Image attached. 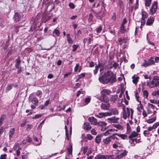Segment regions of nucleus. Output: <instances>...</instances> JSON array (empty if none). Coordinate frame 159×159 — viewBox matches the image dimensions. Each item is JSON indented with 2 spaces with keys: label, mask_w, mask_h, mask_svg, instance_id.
I'll list each match as a JSON object with an SVG mask.
<instances>
[{
  "label": "nucleus",
  "mask_w": 159,
  "mask_h": 159,
  "mask_svg": "<svg viewBox=\"0 0 159 159\" xmlns=\"http://www.w3.org/2000/svg\"><path fill=\"white\" fill-rule=\"evenodd\" d=\"M67 151L69 154H71L72 152V146L70 145L69 147L67 148Z\"/></svg>",
  "instance_id": "nucleus-38"
},
{
  "label": "nucleus",
  "mask_w": 159,
  "mask_h": 159,
  "mask_svg": "<svg viewBox=\"0 0 159 159\" xmlns=\"http://www.w3.org/2000/svg\"><path fill=\"white\" fill-rule=\"evenodd\" d=\"M147 85L151 88L157 87L159 85V77L157 76H154L152 81L147 82Z\"/></svg>",
  "instance_id": "nucleus-5"
},
{
  "label": "nucleus",
  "mask_w": 159,
  "mask_h": 159,
  "mask_svg": "<svg viewBox=\"0 0 159 159\" xmlns=\"http://www.w3.org/2000/svg\"><path fill=\"white\" fill-rule=\"evenodd\" d=\"M65 129L66 131V138L67 140H69V135L68 133V131L67 130V127L66 126H65Z\"/></svg>",
  "instance_id": "nucleus-41"
},
{
  "label": "nucleus",
  "mask_w": 159,
  "mask_h": 159,
  "mask_svg": "<svg viewBox=\"0 0 159 159\" xmlns=\"http://www.w3.org/2000/svg\"><path fill=\"white\" fill-rule=\"evenodd\" d=\"M120 143L118 142H115L113 144V147L115 149H117L119 146Z\"/></svg>",
  "instance_id": "nucleus-34"
},
{
  "label": "nucleus",
  "mask_w": 159,
  "mask_h": 159,
  "mask_svg": "<svg viewBox=\"0 0 159 159\" xmlns=\"http://www.w3.org/2000/svg\"><path fill=\"white\" fill-rule=\"evenodd\" d=\"M143 95L145 98H147L148 97V92L147 90H144L143 91Z\"/></svg>",
  "instance_id": "nucleus-39"
},
{
  "label": "nucleus",
  "mask_w": 159,
  "mask_h": 159,
  "mask_svg": "<svg viewBox=\"0 0 159 159\" xmlns=\"http://www.w3.org/2000/svg\"><path fill=\"white\" fill-rule=\"evenodd\" d=\"M101 108L104 110H108L110 108V104L109 103L105 104L102 103L100 105Z\"/></svg>",
  "instance_id": "nucleus-13"
},
{
  "label": "nucleus",
  "mask_w": 159,
  "mask_h": 159,
  "mask_svg": "<svg viewBox=\"0 0 159 159\" xmlns=\"http://www.w3.org/2000/svg\"><path fill=\"white\" fill-rule=\"evenodd\" d=\"M118 66V64L116 62H114L112 66V67H114L115 69Z\"/></svg>",
  "instance_id": "nucleus-63"
},
{
  "label": "nucleus",
  "mask_w": 159,
  "mask_h": 159,
  "mask_svg": "<svg viewBox=\"0 0 159 159\" xmlns=\"http://www.w3.org/2000/svg\"><path fill=\"white\" fill-rule=\"evenodd\" d=\"M84 129L86 130H89L91 128V126L88 123H85L83 125Z\"/></svg>",
  "instance_id": "nucleus-25"
},
{
  "label": "nucleus",
  "mask_w": 159,
  "mask_h": 159,
  "mask_svg": "<svg viewBox=\"0 0 159 159\" xmlns=\"http://www.w3.org/2000/svg\"><path fill=\"white\" fill-rule=\"evenodd\" d=\"M42 94V92L40 90H38L36 93V95L38 97L40 98L41 97V95Z\"/></svg>",
  "instance_id": "nucleus-48"
},
{
  "label": "nucleus",
  "mask_w": 159,
  "mask_h": 159,
  "mask_svg": "<svg viewBox=\"0 0 159 159\" xmlns=\"http://www.w3.org/2000/svg\"><path fill=\"white\" fill-rule=\"evenodd\" d=\"M154 20V19L153 17H149L147 21L146 25H152Z\"/></svg>",
  "instance_id": "nucleus-18"
},
{
  "label": "nucleus",
  "mask_w": 159,
  "mask_h": 159,
  "mask_svg": "<svg viewBox=\"0 0 159 159\" xmlns=\"http://www.w3.org/2000/svg\"><path fill=\"white\" fill-rule=\"evenodd\" d=\"M115 131H117V130L114 129H109L107 130L105 133H104V134L105 136H107L109 134H112V132H114Z\"/></svg>",
  "instance_id": "nucleus-17"
},
{
  "label": "nucleus",
  "mask_w": 159,
  "mask_h": 159,
  "mask_svg": "<svg viewBox=\"0 0 159 159\" xmlns=\"http://www.w3.org/2000/svg\"><path fill=\"white\" fill-rule=\"evenodd\" d=\"M16 61V63L15 65V67L17 68L18 69L19 68V67L20 63L21 61L19 59H17Z\"/></svg>",
  "instance_id": "nucleus-33"
},
{
  "label": "nucleus",
  "mask_w": 159,
  "mask_h": 159,
  "mask_svg": "<svg viewBox=\"0 0 159 159\" xmlns=\"http://www.w3.org/2000/svg\"><path fill=\"white\" fill-rule=\"evenodd\" d=\"M102 14V13L101 12H100L99 14H96V16L99 19H101L102 17V15H101H101Z\"/></svg>",
  "instance_id": "nucleus-61"
},
{
  "label": "nucleus",
  "mask_w": 159,
  "mask_h": 159,
  "mask_svg": "<svg viewBox=\"0 0 159 159\" xmlns=\"http://www.w3.org/2000/svg\"><path fill=\"white\" fill-rule=\"evenodd\" d=\"M56 154H57V153H56L53 154H52V155H48L45 156H44L43 157L39 156V157H38V159H48V158L51 157L52 155H55Z\"/></svg>",
  "instance_id": "nucleus-24"
},
{
  "label": "nucleus",
  "mask_w": 159,
  "mask_h": 159,
  "mask_svg": "<svg viewBox=\"0 0 159 159\" xmlns=\"http://www.w3.org/2000/svg\"><path fill=\"white\" fill-rule=\"evenodd\" d=\"M12 86H13L12 84H8L7 85V87L5 91L6 92H7L8 91H9V90H10L12 88Z\"/></svg>",
  "instance_id": "nucleus-29"
},
{
  "label": "nucleus",
  "mask_w": 159,
  "mask_h": 159,
  "mask_svg": "<svg viewBox=\"0 0 159 159\" xmlns=\"http://www.w3.org/2000/svg\"><path fill=\"white\" fill-rule=\"evenodd\" d=\"M78 47V45H75V44L73 45L72 46V48H73L72 51L73 52H75L76 51Z\"/></svg>",
  "instance_id": "nucleus-53"
},
{
  "label": "nucleus",
  "mask_w": 159,
  "mask_h": 159,
  "mask_svg": "<svg viewBox=\"0 0 159 159\" xmlns=\"http://www.w3.org/2000/svg\"><path fill=\"white\" fill-rule=\"evenodd\" d=\"M53 33L55 34L56 35L59 36L60 34L59 31L57 29H55L53 31Z\"/></svg>",
  "instance_id": "nucleus-30"
},
{
  "label": "nucleus",
  "mask_w": 159,
  "mask_h": 159,
  "mask_svg": "<svg viewBox=\"0 0 159 159\" xmlns=\"http://www.w3.org/2000/svg\"><path fill=\"white\" fill-rule=\"evenodd\" d=\"M85 73H82L81 74H80L79 76H78V80L76 81V82H77L78 80L79 79H81L83 77H84L85 76Z\"/></svg>",
  "instance_id": "nucleus-45"
},
{
  "label": "nucleus",
  "mask_w": 159,
  "mask_h": 159,
  "mask_svg": "<svg viewBox=\"0 0 159 159\" xmlns=\"http://www.w3.org/2000/svg\"><path fill=\"white\" fill-rule=\"evenodd\" d=\"M127 152L125 150H122L119 152L116 157H115V156L113 155H102L99 154L95 156L94 159H116L117 158L120 159L122 158L123 157L127 155Z\"/></svg>",
  "instance_id": "nucleus-3"
},
{
  "label": "nucleus",
  "mask_w": 159,
  "mask_h": 159,
  "mask_svg": "<svg viewBox=\"0 0 159 159\" xmlns=\"http://www.w3.org/2000/svg\"><path fill=\"white\" fill-rule=\"evenodd\" d=\"M85 92L84 91H79L77 94L76 96L77 97H79L81 94H84Z\"/></svg>",
  "instance_id": "nucleus-54"
},
{
  "label": "nucleus",
  "mask_w": 159,
  "mask_h": 159,
  "mask_svg": "<svg viewBox=\"0 0 159 159\" xmlns=\"http://www.w3.org/2000/svg\"><path fill=\"white\" fill-rule=\"evenodd\" d=\"M120 32L121 33H124L125 31V26H124L122 25H121V26L120 27Z\"/></svg>",
  "instance_id": "nucleus-51"
},
{
  "label": "nucleus",
  "mask_w": 159,
  "mask_h": 159,
  "mask_svg": "<svg viewBox=\"0 0 159 159\" xmlns=\"http://www.w3.org/2000/svg\"><path fill=\"white\" fill-rule=\"evenodd\" d=\"M111 91L107 89H103L101 92L102 97L97 96V98L102 102L107 103L109 100L107 95L110 94Z\"/></svg>",
  "instance_id": "nucleus-4"
},
{
  "label": "nucleus",
  "mask_w": 159,
  "mask_h": 159,
  "mask_svg": "<svg viewBox=\"0 0 159 159\" xmlns=\"http://www.w3.org/2000/svg\"><path fill=\"white\" fill-rule=\"evenodd\" d=\"M147 113L148 114L153 113L152 116L156 115L157 111L155 110V106L152 104L148 103L147 109Z\"/></svg>",
  "instance_id": "nucleus-6"
},
{
  "label": "nucleus",
  "mask_w": 159,
  "mask_h": 159,
  "mask_svg": "<svg viewBox=\"0 0 159 159\" xmlns=\"http://www.w3.org/2000/svg\"><path fill=\"white\" fill-rule=\"evenodd\" d=\"M80 67V65L79 63L77 64L75 67L74 71L75 72H76L78 70L79 68Z\"/></svg>",
  "instance_id": "nucleus-55"
},
{
  "label": "nucleus",
  "mask_w": 159,
  "mask_h": 159,
  "mask_svg": "<svg viewBox=\"0 0 159 159\" xmlns=\"http://www.w3.org/2000/svg\"><path fill=\"white\" fill-rule=\"evenodd\" d=\"M91 98L89 97H88L86 98L84 100V105L88 104L90 101Z\"/></svg>",
  "instance_id": "nucleus-31"
},
{
  "label": "nucleus",
  "mask_w": 159,
  "mask_h": 159,
  "mask_svg": "<svg viewBox=\"0 0 159 159\" xmlns=\"http://www.w3.org/2000/svg\"><path fill=\"white\" fill-rule=\"evenodd\" d=\"M7 155L6 154H2L0 157V159H6Z\"/></svg>",
  "instance_id": "nucleus-57"
},
{
  "label": "nucleus",
  "mask_w": 159,
  "mask_h": 159,
  "mask_svg": "<svg viewBox=\"0 0 159 159\" xmlns=\"http://www.w3.org/2000/svg\"><path fill=\"white\" fill-rule=\"evenodd\" d=\"M127 22V20L126 18H125L123 19V22H122V23L121 24L122 25L124 26V25Z\"/></svg>",
  "instance_id": "nucleus-62"
},
{
  "label": "nucleus",
  "mask_w": 159,
  "mask_h": 159,
  "mask_svg": "<svg viewBox=\"0 0 159 159\" xmlns=\"http://www.w3.org/2000/svg\"><path fill=\"white\" fill-rule=\"evenodd\" d=\"M100 66V64H99L98 66H96L95 67V69L93 70L94 74H95L97 72L98 70V68Z\"/></svg>",
  "instance_id": "nucleus-42"
},
{
  "label": "nucleus",
  "mask_w": 159,
  "mask_h": 159,
  "mask_svg": "<svg viewBox=\"0 0 159 159\" xmlns=\"http://www.w3.org/2000/svg\"><path fill=\"white\" fill-rule=\"evenodd\" d=\"M102 27L100 26L98 27L96 29V32L97 34L100 33L102 31Z\"/></svg>",
  "instance_id": "nucleus-37"
},
{
  "label": "nucleus",
  "mask_w": 159,
  "mask_h": 159,
  "mask_svg": "<svg viewBox=\"0 0 159 159\" xmlns=\"http://www.w3.org/2000/svg\"><path fill=\"white\" fill-rule=\"evenodd\" d=\"M138 135V134L136 132L134 131L132 132L131 134L129 136V138H132L136 137Z\"/></svg>",
  "instance_id": "nucleus-26"
},
{
  "label": "nucleus",
  "mask_w": 159,
  "mask_h": 159,
  "mask_svg": "<svg viewBox=\"0 0 159 159\" xmlns=\"http://www.w3.org/2000/svg\"><path fill=\"white\" fill-rule=\"evenodd\" d=\"M119 119V118L116 117L115 116H112L111 117L108 118V120H109V122L112 123L117 122L118 121Z\"/></svg>",
  "instance_id": "nucleus-14"
},
{
  "label": "nucleus",
  "mask_w": 159,
  "mask_h": 159,
  "mask_svg": "<svg viewBox=\"0 0 159 159\" xmlns=\"http://www.w3.org/2000/svg\"><path fill=\"white\" fill-rule=\"evenodd\" d=\"M147 42L150 45H151L153 46H154L155 45V44L154 43H153L152 42H150L148 38V34H147Z\"/></svg>",
  "instance_id": "nucleus-50"
},
{
  "label": "nucleus",
  "mask_w": 159,
  "mask_h": 159,
  "mask_svg": "<svg viewBox=\"0 0 159 159\" xmlns=\"http://www.w3.org/2000/svg\"><path fill=\"white\" fill-rule=\"evenodd\" d=\"M152 94L153 96L159 95V90L153 92L152 93Z\"/></svg>",
  "instance_id": "nucleus-49"
},
{
  "label": "nucleus",
  "mask_w": 159,
  "mask_h": 159,
  "mask_svg": "<svg viewBox=\"0 0 159 159\" xmlns=\"http://www.w3.org/2000/svg\"><path fill=\"white\" fill-rule=\"evenodd\" d=\"M89 120L91 123V124L95 125L97 124L96 119L93 117H91L89 118Z\"/></svg>",
  "instance_id": "nucleus-15"
},
{
  "label": "nucleus",
  "mask_w": 159,
  "mask_h": 159,
  "mask_svg": "<svg viewBox=\"0 0 159 159\" xmlns=\"http://www.w3.org/2000/svg\"><path fill=\"white\" fill-rule=\"evenodd\" d=\"M5 118V116H2L0 118V126L2 125L3 122Z\"/></svg>",
  "instance_id": "nucleus-43"
},
{
  "label": "nucleus",
  "mask_w": 159,
  "mask_h": 159,
  "mask_svg": "<svg viewBox=\"0 0 159 159\" xmlns=\"http://www.w3.org/2000/svg\"><path fill=\"white\" fill-rule=\"evenodd\" d=\"M159 125V122H156L154 123L153 125V126L154 127L155 129H156Z\"/></svg>",
  "instance_id": "nucleus-58"
},
{
  "label": "nucleus",
  "mask_w": 159,
  "mask_h": 159,
  "mask_svg": "<svg viewBox=\"0 0 159 159\" xmlns=\"http://www.w3.org/2000/svg\"><path fill=\"white\" fill-rule=\"evenodd\" d=\"M108 116H110L112 115H117L118 114L119 112L116 108H114L110 109L109 112H107Z\"/></svg>",
  "instance_id": "nucleus-10"
},
{
  "label": "nucleus",
  "mask_w": 159,
  "mask_h": 159,
  "mask_svg": "<svg viewBox=\"0 0 159 159\" xmlns=\"http://www.w3.org/2000/svg\"><path fill=\"white\" fill-rule=\"evenodd\" d=\"M153 129H155L154 127L153 126H150L148 128V129L144 131L143 134L146 137L151 136L152 135V133L151 132Z\"/></svg>",
  "instance_id": "nucleus-8"
},
{
  "label": "nucleus",
  "mask_w": 159,
  "mask_h": 159,
  "mask_svg": "<svg viewBox=\"0 0 159 159\" xmlns=\"http://www.w3.org/2000/svg\"><path fill=\"white\" fill-rule=\"evenodd\" d=\"M112 139L116 140L118 139V138L115 136H110L109 137H107L105 139H103V142L105 144H108L111 141Z\"/></svg>",
  "instance_id": "nucleus-9"
},
{
  "label": "nucleus",
  "mask_w": 159,
  "mask_h": 159,
  "mask_svg": "<svg viewBox=\"0 0 159 159\" xmlns=\"http://www.w3.org/2000/svg\"><path fill=\"white\" fill-rule=\"evenodd\" d=\"M98 79L101 83L104 84L109 82L113 83L116 80L115 75L112 71H107L103 75L99 77Z\"/></svg>",
  "instance_id": "nucleus-1"
},
{
  "label": "nucleus",
  "mask_w": 159,
  "mask_h": 159,
  "mask_svg": "<svg viewBox=\"0 0 159 159\" xmlns=\"http://www.w3.org/2000/svg\"><path fill=\"white\" fill-rule=\"evenodd\" d=\"M42 116V115L41 114H37L33 116L32 118L33 119H36L41 117Z\"/></svg>",
  "instance_id": "nucleus-52"
},
{
  "label": "nucleus",
  "mask_w": 159,
  "mask_h": 159,
  "mask_svg": "<svg viewBox=\"0 0 159 159\" xmlns=\"http://www.w3.org/2000/svg\"><path fill=\"white\" fill-rule=\"evenodd\" d=\"M151 0H146L145 2V6L147 7H149L150 6L151 2Z\"/></svg>",
  "instance_id": "nucleus-47"
},
{
  "label": "nucleus",
  "mask_w": 159,
  "mask_h": 159,
  "mask_svg": "<svg viewBox=\"0 0 159 159\" xmlns=\"http://www.w3.org/2000/svg\"><path fill=\"white\" fill-rule=\"evenodd\" d=\"M119 42L120 45H122L124 43H125V41L124 39L120 38L119 39Z\"/></svg>",
  "instance_id": "nucleus-46"
},
{
  "label": "nucleus",
  "mask_w": 159,
  "mask_h": 159,
  "mask_svg": "<svg viewBox=\"0 0 159 159\" xmlns=\"http://www.w3.org/2000/svg\"><path fill=\"white\" fill-rule=\"evenodd\" d=\"M69 7L71 9H73L75 7V6L74 4L72 3H69Z\"/></svg>",
  "instance_id": "nucleus-59"
},
{
  "label": "nucleus",
  "mask_w": 159,
  "mask_h": 159,
  "mask_svg": "<svg viewBox=\"0 0 159 159\" xmlns=\"http://www.w3.org/2000/svg\"><path fill=\"white\" fill-rule=\"evenodd\" d=\"M118 136L123 139H125L127 138V136L125 134H119Z\"/></svg>",
  "instance_id": "nucleus-40"
},
{
  "label": "nucleus",
  "mask_w": 159,
  "mask_h": 159,
  "mask_svg": "<svg viewBox=\"0 0 159 159\" xmlns=\"http://www.w3.org/2000/svg\"><path fill=\"white\" fill-rule=\"evenodd\" d=\"M150 102L151 103L153 104H157V100H154V99H151L150 100Z\"/></svg>",
  "instance_id": "nucleus-60"
},
{
  "label": "nucleus",
  "mask_w": 159,
  "mask_h": 159,
  "mask_svg": "<svg viewBox=\"0 0 159 159\" xmlns=\"http://www.w3.org/2000/svg\"><path fill=\"white\" fill-rule=\"evenodd\" d=\"M135 97L136 99V100L140 103H141V101L139 100V96L138 94V93L137 90H136L135 92Z\"/></svg>",
  "instance_id": "nucleus-44"
},
{
  "label": "nucleus",
  "mask_w": 159,
  "mask_h": 159,
  "mask_svg": "<svg viewBox=\"0 0 159 159\" xmlns=\"http://www.w3.org/2000/svg\"><path fill=\"white\" fill-rule=\"evenodd\" d=\"M113 126L116 128V129L117 130V131H118V130H122L123 129V127L120 125L113 124Z\"/></svg>",
  "instance_id": "nucleus-23"
},
{
  "label": "nucleus",
  "mask_w": 159,
  "mask_h": 159,
  "mask_svg": "<svg viewBox=\"0 0 159 159\" xmlns=\"http://www.w3.org/2000/svg\"><path fill=\"white\" fill-rule=\"evenodd\" d=\"M123 100V99H122L121 100H119L117 102V106L123 109L122 112V117L124 119L126 120L130 116V119L132 120L133 119L134 111L131 108L128 107H127L126 110L125 106L122 104Z\"/></svg>",
  "instance_id": "nucleus-2"
},
{
  "label": "nucleus",
  "mask_w": 159,
  "mask_h": 159,
  "mask_svg": "<svg viewBox=\"0 0 159 159\" xmlns=\"http://www.w3.org/2000/svg\"><path fill=\"white\" fill-rule=\"evenodd\" d=\"M32 101L35 105H37L39 102L38 99L35 97H34L32 99Z\"/></svg>",
  "instance_id": "nucleus-36"
},
{
  "label": "nucleus",
  "mask_w": 159,
  "mask_h": 159,
  "mask_svg": "<svg viewBox=\"0 0 159 159\" xmlns=\"http://www.w3.org/2000/svg\"><path fill=\"white\" fill-rule=\"evenodd\" d=\"M101 140V137L100 135H98L95 139V142L97 143H99Z\"/></svg>",
  "instance_id": "nucleus-32"
},
{
  "label": "nucleus",
  "mask_w": 159,
  "mask_h": 159,
  "mask_svg": "<svg viewBox=\"0 0 159 159\" xmlns=\"http://www.w3.org/2000/svg\"><path fill=\"white\" fill-rule=\"evenodd\" d=\"M21 148L19 147L18 149H17L16 151V155L17 157L20 156V150L21 149Z\"/></svg>",
  "instance_id": "nucleus-56"
},
{
  "label": "nucleus",
  "mask_w": 159,
  "mask_h": 159,
  "mask_svg": "<svg viewBox=\"0 0 159 159\" xmlns=\"http://www.w3.org/2000/svg\"><path fill=\"white\" fill-rule=\"evenodd\" d=\"M98 125L101 126V130L104 131L107 129V124L104 121H100L98 123Z\"/></svg>",
  "instance_id": "nucleus-11"
},
{
  "label": "nucleus",
  "mask_w": 159,
  "mask_h": 159,
  "mask_svg": "<svg viewBox=\"0 0 159 159\" xmlns=\"http://www.w3.org/2000/svg\"><path fill=\"white\" fill-rule=\"evenodd\" d=\"M156 119L157 117L155 116L152 118H150L147 120L146 122L148 124H151L154 122Z\"/></svg>",
  "instance_id": "nucleus-21"
},
{
  "label": "nucleus",
  "mask_w": 159,
  "mask_h": 159,
  "mask_svg": "<svg viewBox=\"0 0 159 159\" xmlns=\"http://www.w3.org/2000/svg\"><path fill=\"white\" fill-rule=\"evenodd\" d=\"M139 78V77L134 75L132 77V79H133L132 82L135 85L137 84Z\"/></svg>",
  "instance_id": "nucleus-22"
},
{
  "label": "nucleus",
  "mask_w": 159,
  "mask_h": 159,
  "mask_svg": "<svg viewBox=\"0 0 159 159\" xmlns=\"http://www.w3.org/2000/svg\"><path fill=\"white\" fill-rule=\"evenodd\" d=\"M142 114H143V117H145L147 116V114L146 111L144 110H143V111Z\"/></svg>",
  "instance_id": "nucleus-64"
},
{
  "label": "nucleus",
  "mask_w": 159,
  "mask_h": 159,
  "mask_svg": "<svg viewBox=\"0 0 159 159\" xmlns=\"http://www.w3.org/2000/svg\"><path fill=\"white\" fill-rule=\"evenodd\" d=\"M111 101L113 102V103H115L116 102H118L119 100L118 96L117 95H114L112 96L111 97Z\"/></svg>",
  "instance_id": "nucleus-20"
},
{
  "label": "nucleus",
  "mask_w": 159,
  "mask_h": 159,
  "mask_svg": "<svg viewBox=\"0 0 159 159\" xmlns=\"http://www.w3.org/2000/svg\"><path fill=\"white\" fill-rule=\"evenodd\" d=\"M155 62L153 60V58L152 57H150L148 61H144V62L143 63L142 66L145 67L153 65L155 64Z\"/></svg>",
  "instance_id": "nucleus-7"
},
{
  "label": "nucleus",
  "mask_w": 159,
  "mask_h": 159,
  "mask_svg": "<svg viewBox=\"0 0 159 159\" xmlns=\"http://www.w3.org/2000/svg\"><path fill=\"white\" fill-rule=\"evenodd\" d=\"M15 129L14 128H12L10 129L9 132V137L10 139L13 137V136L15 133Z\"/></svg>",
  "instance_id": "nucleus-19"
},
{
  "label": "nucleus",
  "mask_w": 159,
  "mask_h": 159,
  "mask_svg": "<svg viewBox=\"0 0 159 159\" xmlns=\"http://www.w3.org/2000/svg\"><path fill=\"white\" fill-rule=\"evenodd\" d=\"M157 5L156 2H154L152 5V10H155L157 9Z\"/></svg>",
  "instance_id": "nucleus-35"
},
{
  "label": "nucleus",
  "mask_w": 159,
  "mask_h": 159,
  "mask_svg": "<svg viewBox=\"0 0 159 159\" xmlns=\"http://www.w3.org/2000/svg\"><path fill=\"white\" fill-rule=\"evenodd\" d=\"M142 20H144L145 18H147L148 16V14L145 11H143L142 12Z\"/></svg>",
  "instance_id": "nucleus-27"
},
{
  "label": "nucleus",
  "mask_w": 159,
  "mask_h": 159,
  "mask_svg": "<svg viewBox=\"0 0 159 159\" xmlns=\"http://www.w3.org/2000/svg\"><path fill=\"white\" fill-rule=\"evenodd\" d=\"M96 117L101 118L103 117L108 116L107 112H100L98 114L96 115Z\"/></svg>",
  "instance_id": "nucleus-12"
},
{
  "label": "nucleus",
  "mask_w": 159,
  "mask_h": 159,
  "mask_svg": "<svg viewBox=\"0 0 159 159\" xmlns=\"http://www.w3.org/2000/svg\"><path fill=\"white\" fill-rule=\"evenodd\" d=\"M20 13L16 12L13 17L14 20L16 22H18L20 19Z\"/></svg>",
  "instance_id": "nucleus-16"
},
{
  "label": "nucleus",
  "mask_w": 159,
  "mask_h": 159,
  "mask_svg": "<svg viewBox=\"0 0 159 159\" xmlns=\"http://www.w3.org/2000/svg\"><path fill=\"white\" fill-rule=\"evenodd\" d=\"M66 37L67 38V40L69 43H72L73 42V40L70 37V34H66Z\"/></svg>",
  "instance_id": "nucleus-28"
}]
</instances>
